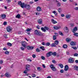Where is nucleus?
<instances>
[{
    "mask_svg": "<svg viewBox=\"0 0 78 78\" xmlns=\"http://www.w3.org/2000/svg\"><path fill=\"white\" fill-rule=\"evenodd\" d=\"M34 34L35 35H37L39 36H43V34H42L41 32H38L37 30H36L34 31Z\"/></svg>",
    "mask_w": 78,
    "mask_h": 78,
    "instance_id": "1",
    "label": "nucleus"
},
{
    "mask_svg": "<svg viewBox=\"0 0 78 78\" xmlns=\"http://www.w3.org/2000/svg\"><path fill=\"white\" fill-rule=\"evenodd\" d=\"M26 70L24 71L23 72V73H25L26 74L27 73V72H28L30 70V69H29L30 67V66L27 65L26 66Z\"/></svg>",
    "mask_w": 78,
    "mask_h": 78,
    "instance_id": "2",
    "label": "nucleus"
},
{
    "mask_svg": "<svg viewBox=\"0 0 78 78\" xmlns=\"http://www.w3.org/2000/svg\"><path fill=\"white\" fill-rule=\"evenodd\" d=\"M18 5L21 6V7L22 8H24V5H25V3H22V2L20 1H19L18 2Z\"/></svg>",
    "mask_w": 78,
    "mask_h": 78,
    "instance_id": "3",
    "label": "nucleus"
},
{
    "mask_svg": "<svg viewBox=\"0 0 78 78\" xmlns=\"http://www.w3.org/2000/svg\"><path fill=\"white\" fill-rule=\"evenodd\" d=\"M50 67L51 69V70L53 71H54V72L55 71H56L57 70V69H56V68L54 66V65L53 64H51L50 65Z\"/></svg>",
    "mask_w": 78,
    "mask_h": 78,
    "instance_id": "4",
    "label": "nucleus"
},
{
    "mask_svg": "<svg viewBox=\"0 0 78 78\" xmlns=\"http://www.w3.org/2000/svg\"><path fill=\"white\" fill-rule=\"evenodd\" d=\"M12 30V28L11 27L9 26H8L6 27V30L7 32H11Z\"/></svg>",
    "mask_w": 78,
    "mask_h": 78,
    "instance_id": "5",
    "label": "nucleus"
},
{
    "mask_svg": "<svg viewBox=\"0 0 78 78\" xmlns=\"http://www.w3.org/2000/svg\"><path fill=\"white\" fill-rule=\"evenodd\" d=\"M24 7L26 9H28V10H29V9H30V7H31V6L29 5H27V4H25L24 5Z\"/></svg>",
    "mask_w": 78,
    "mask_h": 78,
    "instance_id": "6",
    "label": "nucleus"
},
{
    "mask_svg": "<svg viewBox=\"0 0 78 78\" xmlns=\"http://www.w3.org/2000/svg\"><path fill=\"white\" fill-rule=\"evenodd\" d=\"M52 51H50L48 53H47L46 54V57L47 58H48V57H50V56L52 55Z\"/></svg>",
    "mask_w": 78,
    "mask_h": 78,
    "instance_id": "7",
    "label": "nucleus"
},
{
    "mask_svg": "<svg viewBox=\"0 0 78 78\" xmlns=\"http://www.w3.org/2000/svg\"><path fill=\"white\" fill-rule=\"evenodd\" d=\"M21 43L22 44V46H23V47L25 48H26V45H25L26 42L25 41H21Z\"/></svg>",
    "mask_w": 78,
    "mask_h": 78,
    "instance_id": "8",
    "label": "nucleus"
},
{
    "mask_svg": "<svg viewBox=\"0 0 78 78\" xmlns=\"http://www.w3.org/2000/svg\"><path fill=\"white\" fill-rule=\"evenodd\" d=\"M69 63H73L74 60L72 58H70L69 59Z\"/></svg>",
    "mask_w": 78,
    "mask_h": 78,
    "instance_id": "9",
    "label": "nucleus"
},
{
    "mask_svg": "<svg viewBox=\"0 0 78 78\" xmlns=\"http://www.w3.org/2000/svg\"><path fill=\"white\" fill-rule=\"evenodd\" d=\"M69 69V66L67 65H66L65 66V69L64 70L65 71H67Z\"/></svg>",
    "mask_w": 78,
    "mask_h": 78,
    "instance_id": "10",
    "label": "nucleus"
},
{
    "mask_svg": "<svg viewBox=\"0 0 78 78\" xmlns=\"http://www.w3.org/2000/svg\"><path fill=\"white\" fill-rule=\"evenodd\" d=\"M53 28L54 30H59V29H60L61 28V27H58L57 26H54L53 27Z\"/></svg>",
    "mask_w": 78,
    "mask_h": 78,
    "instance_id": "11",
    "label": "nucleus"
},
{
    "mask_svg": "<svg viewBox=\"0 0 78 78\" xmlns=\"http://www.w3.org/2000/svg\"><path fill=\"white\" fill-rule=\"evenodd\" d=\"M51 22L53 24H56V23H58L57 21H56V20H55L53 19H52L51 20Z\"/></svg>",
    "mask_w": 78,
    "mask_h": 78,
    "instance_id": "12",
    "label": "nucleus"
},
{
    "mask_svg": "<svg viewBox=\"0 0 78 78\" xmlns=\"http://www.w3.org/2000/svg\"><path fill=\"white\" fill-rule=\"evenodd\" d=\"M64 30L65 33H68L69 32V28L67 27H66L64 28Z\"/></svg>",
    "mask_w": 78,
    "mask_h": 78,
    "instance_id": "13",
    "label": "nucleus"
},
{
    "mask_svg": "<svg viewBox=\"0 0 78 78\" xmlns=\"http://www.w3.org/2000/svg\"><path fill=\"white\" fill-rule=\"evenodd\" d=\"M70 44L72 46H74L76 45V42L72 41L70 43Z\"/></svg>",
    "mask_w": 78,
    "mask_h": 78,
    "instance_id": "14",
    "label": "nucleus"
},
{
    "mask_svg": "<svg viewBox=\"0 0 78 78\" xmlns=\"http://www.w3.org/2000/svg\"><path fill=\"white\" fill-rule=\"evenodd\" d=\"M78 30V29L77 28V27H75L73 29V33H75V31H76Z\"/></svg>",
    "mask_w": 78,
    "mask_h": 78,
    "instance_id": "15",
    "label": "nucleus"
},
{
    "mask_svg": "<svg viewBox=\"0 0 78 78\" xmlns=\"http://www.w3.org/2000/svg\"><path fill=\"white\" fill-rule=\"evenodd\" d=\"M37 11L39 12L40 11H41V10H42V9H41V8L40 7V6H38L37 8Z\"/></svg>",
    "mask_w": 78,
    "mask_h": 78,
    "instance_id": "16",
    "label": "nucleus"
},
{
    "mask_svg": "<svg viewBox=\"0 0 78 78\" xmlns=\"http://www.w3.org/2000/svg\"><path fill=\"white\" fill-rule=\"evenodd\" d=\"M66 41L67 42H70L71 41V39L69 38H67L66 39Z\"/></svg>",
    "mask_w": 78,
    "mask_h": 78,
    "instance_id": "17",
    "label": "nucleus"
},
{
    "mask_svg": "<svg viewBox=\"0 0 78 78\" xmlns=\"http://www.w3.org/2000/svg\"><path fill=\"white\" fill-rule=\"evenodd\" d=\"M56 2L58 3L57 4V6L58 7L61 6V3H59V2H58L57 0H56Z\"/></svg>",
    "mask_w": 78,
    "mask_h": 78,
    "instance_id": "18",
    "label": "nucleus"
},
{
    "mask_svg": "<svg viewBox=\"0 0 78 78\" xmlns=\"http://www.w3.org/2000/svg\"><path fill=\"white\" fill-rule=\"evenodd\" d=\"M5 75L6 77H7L8 78H9V77H10L11 76L10 75H9V73H6L5 74Z\"/></svg>",
    "mask_w": 78,
    "mask_h": 78,
    "instance_id": "19",
    "label": "nucleus"
},
{
    "mask_svg": "<svg viewBox=\"0 0 78 78\" xmlns=\"http://www.w3.org/2000/svg\"><path fill=\"white\" fill-rule=\"evenodd\" d=\"M50 46L52 47H56V44L55 43H53L50 44Z\"/></svg>",
    "mask_w": 78,
    "mask_h": 78,
    "instance_id": "20",
    "label": "nucleus"
},
{
    "mask_svg": "<svg viewBox=\"0 0 78 78\" xmlns=\"http://www.w3.org/2000/svg\"><path fill=\"white\" fill-rule=\"evenodd\" d=\"M1 17L3 19H5L6 18V15L5 14H3L1 16Z\"/></svg>",
    "mask_w": 78,
    "mask_h": 78,
    "instance_id": "21",
    "label": "nucleus"
},
{
    "mask_svg": "<svg viewBox=\"0 0 78 78\" xmlns=\"http://www.w3.org/2000/svg\"><path fill=\"white\" fill-rule=\"evenodd\" d=\"M42 21L41 19L38 20V23H39V24H42Z\"/></svg>",
    "mask_w": 78,
    "mask_h": 78,
    "instance_id": "22",
    "label": "nucleus"
},
{
    "mask_svg": "<svg viewBox=\"0 0 78 78\" xmlns=\"http://www.w3.org/2000/svg\"><path fill=\"white\" fill-rule=\"evenodd\" d=\"M74 70H78V66H75L74 67Z\"/></svg>",
    "mask_w": 78,
    "mask_h": 78,
    "instance_id": "23",
    "label": "nucleus"
},
{
    "mask_svg": "<svg viewBox=\"0 0 78 78\" xmlns=\"http://www.w3.org/2000/svg\"><path fill=\"white\" fill-rule=\"evenodd\" d=\"M71 17V15L69 14H67L66 16V18L67 19H70V18Z\"/></svg>",
    "mask_w": 78,
    "mask_h": 78,
    "instance_id": "24",
    "label": "nucleus"
},
{
    "mask_svg": "<svg viewBox=\"0 0 78 78\" xmlns=\"http://www.w3.org/2000/svg\"><path fill=\"white\" fill-rule=\"evenodd\" d=\"M21 17V16H20V14H18L16 16V18H17V19H20Z\"/></svg>",
    "mask_w": 78,
    "mask_h": 78,
    "instance_id": "25",
    "label": "nucleus"
},
{
    "mask_svg": "<svg viewBox=\"0 0 78 78\" xmlns=\"http://www.w3.org/2000/svg\"><path fill=\"white\" fill-rule=\"evenodd\" d=\"M58 66H60V67L61 69H62V68L64 67V66H63V65L61 64H58Z\"/></svg>",
    "mask_w": 78,
    "mask_h": 78,
    "instance_id": "26",
    "label": "nucleus"
},
{
    "mask_svg": "<svg viewBox=\"0 0 78 78\" xmlns=\"http://www.w3.org/2000/svg\"><path fill=\"white\" fill-rule=\"evenodd\" d=\"M55 44L56 45H58L59 44V41L58 40H56L55 41Z\"/></svg>",
    "mask_w": 78,
    "mask_h": 78,
    "instance_id": "27",
    "label": "nucleus"
},
{
    "mask_svg": "<svg viewBox=\"0 0 78 78\" xmlns=\"http://www.w3.org/2000/svg\"><path fill=\"white\" fill-rule=\"evenodd\" d=\"M31 30H32V29L31 28H27V30H26V31L28 32L29 31H30Z\"/></svg>",
    "mask_w": 78,
    "mask_h": 78,
    "instance_id": "28",
    "label": "nucleus"
},
{
    "mask_svg": "<svg viewBox=\"0 0 78 78\" xmlns=\"http://www.w3.org/2000/svg\"><path fill=\"white\" fill-rule=\"evenodd\" d=\"M52 13H53L54 14H55V16H58V13L57 12H56V11H53L52 12Z\"/></svg>",
    "mask_w": 78,
    "mask_h": 78,
    "instance_id": "29",
    "label": "nucleus"
},
{
    "mask_svg": "<svg viewBox=\"0 0 78 78\" xmlns=\"http://www.w3.org/2000/svg\"><path fill=\"white\" fill-rule=\"evenodd\" d=\"M68 46L66 44H64L63 46V47L64 48H67Z\"/></svg>",
    "mask_w": 78,
    "mask_h": 78,
    "instance_id": "30",
    "label": "nucleus"
},
{
    "mask_svg": "<svg viewBox=\"0 0 78 78\" xmlns=\"http://www.w3.org/2000/svg\"><path fill=\"white\" fill-rule=\"evenodd\" d=\"M45 28L43 27H42L41 28V30L42 31H43L44 32H46V30H45V29H44Z\"/></svg>",
    "mask_w": 78,
    "mask_h": 78,
    "instance_id": "31",
    "label": "nucleus"
},
{
    "mask_svg": "<svg viewBox=\"0 0 78 78\" xmlns=\"http://www.w3.org/2000/svg\"><path fill=\"white\" fill-rule=\"evenodd\" d=\"M53 40H54V41H55V40H56V36L53 35Z\"/></svg>",
    "mask_w": 78,
    "mask_h": 78,
    "instance_id": "32",
    "label": "nucleus"
},
{
    "mask_svg": "<svg viewBox=\"0 0 78 78\" xmlns=\"http://www.w3.org/2000/svg\"><path fill=\"white\" fill-rule=\"evenodd\" d=\"M36 50L37 52H40V51H41V50H40L38 48H37Z\"/></svg>",
    "mask_w": 78,
    "mask_h": 78,
    "instance_id": "33",
    "label": "nucleus"
},
{
    "mask_svg": "<svg viewBox=\"0 0 78 78\" xmlns=\"http://www.w3.org/2000/svg\"><path fill=\"white\" fill-rule=\"evenodd\" d=\"M40 49H42V50H45V48H44V47H40Z\"/></svg>",
    "mask_w": 78,
    "mask_h": 78,
    "instance_id": "34",
    "label": "nucleus"
},
{
    "mask_svg": "<svg viewBox=\"0 0 78 78\" xmlns=\"http://www.w3.org/2000/svg\"><path fill=\"white\" fill-rule=\"evenodd\" d=\"M52 55L54 56H56V52H54V53H53V52H52Z\"/></svg>",
    "mask_w": 78,
    "mask_h": 78,
    "instance_id": "35",
    "label": "nucleus"
},
{
    "mask_svg": "<svg viewBox=\"0 0 78 78\" xmlns=\"http://www.w3.org/2000/svg\"><path fill=\"white\" fill-rule=\"evenodd\" d=\"M33 49H34V47L33 46H30V50H33Z\"/></svg>",
    "mask_w": 78,
    "mask_h": 78,
    "instance_id": "36",
    "label": "nucleus"
},
{
    "mask_svg": "<svg viewBox=\"0 0 78 78\" xmlns=\"http://www.w3.org/2000/svg\"><path fill=\"white\" fill-rule=\"evenodd\" d=\"M74 33V36H76V37H78V33H75V32Z\"/></svg>",
    "mask_w": 78,
    "mask_h": 78,
    "instance_id": "37",
    "label": "nucleus"
},
{
    "mask_svg": "<svg viewBox=\"0 0 78 78\" xmlns=\"http://www.w3.org/2000/svg\"><path fill=\"white\" fill-rule=\"evenodd\" d=\"M46 46H49L50 45V42H47L45 44Z\"/></svg>",
    "mask_w": 78,
    "mask_h": 78,
    "instance_id": "38",
    "label": "nucleus"
},
{
    "mask_svg": "<svg viewBox=\"0 0 78 78\" xmlns=\"http://www.w3.org/2000/svg\"><path fill=\"white\" fill-rule=\"evenodd\" d=\"M44 28L45 30H49V28L46 26L44 27Z\"/></svg>",
    "mask_w": 78,
    "mask_h": 78,
    "instance_id": "39",
    "label": "nucleus"
},
{
    "mask_svg": "<svg viewBox=\"0 0 78 78\" xmlns=\"http://www.w3.org/2000/svg\"><path fill=\"white\" fill-rule=\"evenodd\" d=\"M7 45H9V46H10V47H11V46H12V44L10 43H8Z\"/></svg>",
    "mask_w": 78,
    "mask_h": 78,
    "instance_id": "40",
    "label": "nucleus"
},
{
    "mask_svg": "<svg viewBox=\"0 0 78 78\" xmlns=\"http://www.w3.org/2000/svg\"><path fill=\"white\" fill-rule=\"evenodd\" d=\"M61 11H62V10L61 9V8H59L58 9V11L59 12V13H61Z\"/></svg>",
    "mask_w": 78,
    "mask_h": 78,
    "instance_id": "41",
    "label": "nucleus"
},
{
    "mask_svg": "<svg viewBox=\"0 0 78 78\" xmlns=\"http://www.w3.org/2000/svg\"><path fill=\"white\" fill-rule=\"evenodd\" d=\"M41 58L43 60H45V58L44 56H41Z\"/></svg>",
    "mask_w": 78,
    "mask_h": 78,
    "instance_id": "42",
    "label": "nucleus"
},
{
    "mask_svg": "<svg viewBox=\"0 0 78 78\" xmlns=\"http://www.w3.org/2000/svg\"><path fill=\"white\" fill-rule=\"evenodd\" d=\"M58 33L59 35H61V36H63V34H62V32L59 31Z\"/></svg>",
    "mask_w": 78,
    "mask_h": 78,
    "instance_id": "43",
    "label": "nucleus"
},
{
    "mask_svg": "<svg viewBox=\"0 0 78 78\" xmlns=\"http://www.w3.org/2000/svg\"><path fill=\"white\" fill-rule=\"evenodd\" d=\"M7 35L6 34H5L4 35V37L6 39V38H8V37L7 36Z\"/></svg>",
    "mask_w": 78,
    "mask_h": 78,
    "instance_id": "44",
    "label": "nucleus"
},
{
    "mask_svg": "<svg viewBox=\"0 0 78 78\" xmlns=\"http://www.w3.org/2000/svg\"><path fill=\"white\" fill-rule=\"evenodd\" d=\"M5 55H9V52L7 51H6L5 52Z\"/></svg>",
    "mask_w": 78,
    "mask_h": 78,
    "instance_id": "45",
    "label": "nucleus"
},
{
    "mask_svg": "<svg viewBox=\"0 0 78 78\" xmlns=\"http://www.w3.org/2000/svg\"><path fill=\"white\" fill-rule=\"evenodd\" d=\"M27 50H30V46H27Z\"/></svg>",
    "mask_w": 78,
    "mask_h": 78,
    "instance_id": "46",
    "label": "nucleus"
},
{
    "mask_svg": "<svg viewBox=\"0 0 78 78\" xmlns=\"http://www.w3.org/2000/svg\"><path fill=\"white\" fill-rule=\"evenodd\" d=\"M32 77H36V74H33L32 75Z\"/></svg>",
    "mask_w": 78,
    "mask_h": 78,
    "instance_id": "47",
    "label": "nucleus"
},
{
    "mask_svg": "<svg viewBox=\"0 0 78 78\" xmlns=\"http://www.w3.org/2000/svg\"><path fill=\"white\" fill-rule=\"evenodd\" d=\"M37 70H38V71H41V68L40 67H37Z\"/></svg>",
    "mask_w": 78,
    "mask_h": 78,
    "instance_id": "48",
    "label": "nucleus"
},
{
    "mask_svg": "<svg viewBox=\"0 0 78 78\" xmlns=\"http://www.w3.org/2000/svg\"><path fill=\"white\" fill-rule=\"evenodd\" d=\"M3 25H7V23L6 22H4L3 23Z\"/></svg>",
    "mask_w": 78,
    "mask_h": 78,
    "instance_id": "49",
    "label": "nucleus"
},
{
    "mask_svg": "<svg viewBox=\"0 0 78 78\" xmlns=\"http://www.w3.org/2000/svg\"><path fill=\"white\" fill-rule=\"evenodd\" d=\"M78 54L76 53L74 54V56H78Z\"/></svg>",
    "mask_w": 78,
    "mask_h": 78,
    "instance_id": "50",
    "label": "nucleus"
},
{
    "mask_svg": "<svg viewBox=\"0 0 78 78\" xmlns=\"http://www.w3.org/2000/svg\"><path fill=\"white\" fill-rule=\"evenodd\" d=\"M6 1L7 2V3H10L11 1V0H6Z\"/></svg>",
    "mask_w": 78,
    "mask_h": 78,
    "instance_id": "51",
    "label": "nucleus"
},
{
    "mask_svg": "<svg viewBox=\"0 0 78 78\" xmlns=\"http://www.w3.org/2000/svg\"><path fill=\"white\" fill-rule=\"evenodd\" d=\"M3 50H4V51H7V50H8V49L6 48H3Z\"/></svg>",
    "mask_w": 78,
    "mask_h": 78,
    "instance_id": "52",
    "label": "nucleus"
},
{
    "mask_svg": "<svg viewBox=\"0 0 78 78\" xmlns=\"http://www.w3.org/2000/svg\"><path fill=\"white\" fill-rule=\"evenodd\" d=\"M20 48H21V50H24V48H23V47H20Z\"/></svg>",
    "mask_w": 78,
    "mask_h": 78,
    "instance_id": "53",
    "label": "nucleus"
},
{
    "mask_svg": "<svg viewBox=\"0 0 78 78\" xmlns=\"http://www.w3.org/2000/svg\"><path fill=\"white\" fill-rule=\"evenodd\" d=\"M72 48H73V49H74V50H76L77 49V48L76 47H72Z\"/></svg>",
    "mask_w": 78,
    "mask_h": 78,
    "instance_id": "54",
    "label": "nucleus"
},
{
    "mask_svg": "<svg viewBox=\"0 0 78 78\" xmlns=\"http://www.w3.org/2000/svg\"><path fill=\"white\" fill-rule=\"evenodd\" d=\"M29 4H30V5H32V4L34 2H29Z\"/></svg>",
    "mask_w": 78,
    "mask_h": 78,
    "instance_id": "55",
    "label": "nucleus"
},
{
    "mask_svg": "<svg viewBox=\"0 0 78 78\" xmlns=\"http://www.w3.org/2000/svg\"><path fill=\"white\" fill-rule=\"evenodd\" d=\"M32 57L34 58H36V55H34V54H33L32 55Z\"/></svg>",
    "mask_w": 78,
    "mask_h": 78,
    "instance_id": "56",
    "label": "nucleus"
},
{
    "mask_svg": "<svg viewBox=\"0 0 78 78\" xmlns=\"http://www.w3.org/2000/svg\"><path fill=\"white\" fill-rule=\"evenodd\" d=\"M74 9H75V10H76V11H77V10H78V7H75V8H74Z\"/></svg>",
    "mask_w": 78,
    "mask_h": 78,
    "instance_id": "57",
    "label": "nucleus"
},
{
    "mask_svg": "<svg viewBox=\"0 0 78 78\" xmlns=\"http://www.w3.org/2000/svg\"><path fill=\"white\" fill-rule=\"evenodd\" d=\"M3 62L2 60H0V64H3Z\"/></svg>",
    "mask_w": 78,
    "mask_h": 78,
    "instance_id": "58",
    "label": "nucleus"
},
{
    "mask_svg": "<svg viewBox=\"0 0 78 78\" xmlns=\"http://www.w3.org/2000/svg\"><path fill=\"white\" fill-rule=\"evenodd\" d=\"M60 72L61 73H64V70H63V69H61L60 71Z\"/></svg>",
    "mask_w": 78,
    "mask_h": 78,
    "instance_id": "59",
    "label": "nucleus"
},
{
    "mask_svg": "<svg viewBox=\"0 0 78 78\" xmlns=\"http://www.w3.org/2000/svg\"><path fill=\"white\" fill-rule=\"evenodd\" d=\"M71 27H73L74 26V24L72 23L70 24Z\"/></svg>",
    "mask_w": 78,
    "mask_h": 78,
    "instance_id": "60",
    "label": "nucleus"
},
{
    "mask_svg": "<svg viewBox=\"0 0 78 78\" xmlns=\"http://www.w3.org/2000/svg\"><path fill=\"white\" fill-rule=\"evenodd\" d=\"M27 60L28 61H30V62H31V60L29 58L27 59Z\"/></svg>",
    "mask_w": 78,
    "mask_h": 78,
    "instance_id": "61",
    "label": "nucleus"
},
{
    "mask_svg": "<svg viewBox=\"0 0 78 78\" xmlns=\"http://www.w3.org/2000/svg\"><path fill=\"white\" fill-rule=\"evenodd\" d=\"M42 45H45V43L44 42H42Z\"/></svg>",
    "mask_w": 78,
    "mask_h": 78,
    "instance_id": "62",
    "label": "nucleus"
},
{
    "mask_svg": "<svg viewBox=\"0 0 78 78\" xmlns=\"http://www.w3.org/2000/svg\"><path fill=\"white\" fill-rule=\"evenodd\" d=\"M40 27H39V25H38V26H37V29H40Z\"/></svg>",
    "mask_w": 78,
    "mask_h": 78,
    "instance_id": "63",
    "label": "nucleus"
},
{
    "mask_svg": "<svg viewBox=\"0 0 78 78\" xmlns=\"http://www.w3.org/2000/svg\"><path fill=\"white\" fill-rule=\"evenodd\" d=\"M66 55H69V51H66Z\"/></svg>",
    "mask_w": 78,
    "mask_h": 78,
    "instance_id": "64",
    "label": "nucleus"
}]
</instances>
